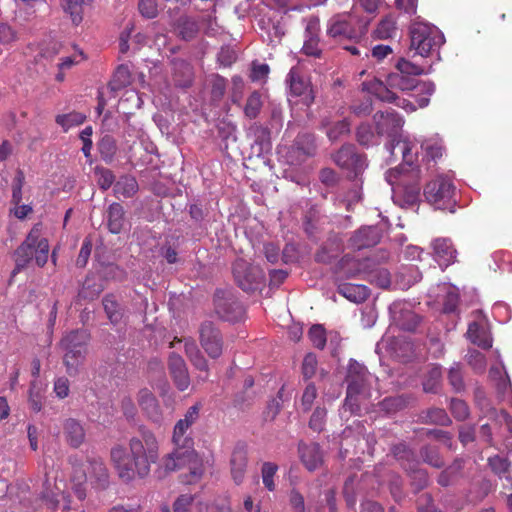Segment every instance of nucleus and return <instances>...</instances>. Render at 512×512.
<instances>
[{
	"instance_id": "nucleus-28",
	"label": "nucleus",
	"mask_w": 512,
	"mask_h": 512,
	"mask_svg": "<svg viewBox=\"0 0 512 512\" xmlns=\"http://www.w3.org/2000/svg\"><path fill=\"white\" fill-rule=\"evenodd\" d=\"M338 292L351 302H364L370 295L367 286L361 284L344 283L338 286Z\"/></svg>"
},
{
	"instance_id": "nucleus-26",
	"label": "nucleus",
	"mask_w": 512,
	"mask_h": 512,
	"mask_svg": "<svg viewBox=\"0 0 512 512\" xmlns=\"http://www.w3.org/2000/svg\"><path fill=\"white\" fill-rule=\"evenodd\" d=\"M63 434L66 442L73 448H78L85 440V430L81 423L74 418L64 421Z\"/></svg>"
},
{
	"instance_id": "nucleus-35",
	"label": "nucleus",
	"mask_w": 512,
	"mask_h": 512,
	"mask_svg": "<svg viewBox=\"0 0 512 512\" xmlns=\"http://www.w3.org/2000/svg\"><path fill=\"white\" fill-rule=\"evenodd\" d=\"M462 468L463 462L461 460H455L452 465L441 472L438 477V484L443 487L454 484L458 480Z\"/></svg>"
},
{
	"instance_id": "nucleus-16",
	"label": "nucleus",
	"mask_w": 512,
	"mask_h": 512,
	"mask_svg": "<svg viewBox=\"0 0 512 512\" xmlns=\"http://www.w3.org/2000/svg\"><path fill=\"white\" fill-rule=\"evenodd\" d=\"M382 233L377 226H363L349 239V245L356 250L370 248L380 242Z\"/></svg>"
},
{
	"instance_id": "nucleus-46",
	"label": "nucleus",
	"mask_w": 512,
	"mask_h": 512,
	"mask_svg": "<svg viewBox=\"0 0 512 512\" xmlns=\"http://www.w3.org/2000/svg\"><path fill=\"white\" fill-rule=\"evenodd\" d=\"M85 115L78 112H71L68 114H61L56 116V123L60 125L65 131L73 126L80 125L85 120Z\"/></svg>"
},
{
	"instance_id": "nucleus-62",
	"label": "nucleus",
	"mask_w": 512,
	"mask_h": 512,
	"mask_svg": "<svg viewBox=\"0 0 512 512\" xmlns=\"http://www.w3.org/2000/svg\"><path fill=\"white\" fill-rule=\"evenodd\" d=\"M349 131L350 124L346 120H341L327 130V136L331 141H336L342 135L349 133Z\"/></svg>"
},
{
	"instance_id": "nucleus-58",
	"label": "nucleus",
	"mask_w": 512,
	"mask_h": 512,
	"mask_svg": "<svg viewBox=\"0 0 512 512\" xmlns=\"http://www.w3.org/2000/svg\"><path fill=\"white\" fill-rule=\"evenodd\" d=\"M140 14L147 19H153L158 15L157 0H138Z\"/></svg>"
},
{
	"instance_id": "nucleus-53",
	"label": "nucleus",
	"mask_w": 512,
	"mask_h": 512,
	"mask_svg": "<svg viewBox=\"0 0 512 512\" xmlns=\"http://www.w3.org/2000/svg\"><path fill=\"white\" fill-rule=\"evenodd\" d=\"M95 175L97 176V183L102 190H108L114 183L115 176L107 168L96 167Z\"/></svg>"
},
{
	"instance_id": "nucleus-59",
	"label": "nucleus",
	"mask_w": 512,
	"mask_h": 512,
	"mask_svg": "<svg viewBox=\"0 0 512 512\" xmlns=\"http://www.w3.org/2000/svg\"><path fill=\"white\" fill-rule=\"evenodd\" d=\"M309 338L316 348L323 349L326 345V334L323 326L313 325L309 330Z\"/></svg>"
},
{
	"instance_id": "nucleus-21",
	"label": "nucleus",
	"mask_w": 512,
	"mask_h": 512,
	"mask_svg": "<svg viewBox=\"0 0 512 512\" xmlns=\"http://www.w3.org/2000/svg\"><path fill=\"white\" fill-rule=\"evenodd\" d=\"M137 401L142 411L153 422L159 423L162 419L161 408L154 394L147 388L138 392Z\"/></svg>"
},
{
	"instance_id": "nucleus-13",
	"label": "nucleus",
	"mask_w": 512,
	"mask_h": 512,
	"mask_svg": "<svg viewBox=\"0 0 512 512\" xmlns=\"http://www.w3.org/2000/svg\"><path fill=\"white\" fill-rule=\"evenodd\" d=\"M199 342L206 354L217 359L223 352V337L220 330L211 321H204L199 327Z\"/></svg>"
},
{
	"instance_id": "nucleus-14",
	"label": "nucleus",
	"mask_w": 512,
	"mask_h": 512,
	"mask_svg": "<svg viewBox=\"0 0 512 512\" xmlns=\"http://www.w3.org/2000/svg\"><path fill=\"white\" fill-rule=\"evenodd\" d=\"M201 409V403L192 405L187 409L183 418L176 422L173 429L172 440L177 447L191 448L192 439L187 436V431L199 419Z\"/></svg>"
},
{
	"instance_id": "nucleus-10",
	"label": "nucleus",
	"mask_w": 512,
	"mask_h": 512,
	"mask_svg": "<svg viewBox=\"0 0 512 512\" xmlns=\"http://www.w3.org/2000/svg\"><path fill=\"white\" fill-rule=\"evenodd\" d=\"M232 271L236 283L246 292L255 291L264 280L263 271L243 259H237L233 263Z\"/></svg>"
},
{
	"instance_id": "nucleus-51",
	"label": "nucleus",
	"mask_w": 512,
	"mask_h": 512,
	"mask_svg": "<svg viewBox=\"0 0 512 512\" xmlns=\"http://www.w3.org/2000/svg\"><path fill=\"white\" fill-rule=\"evenodd\" d=\"M420 454L421 457L423 458V461L433 467L440 468L444 464L442 458L438 453V450L435 447L424 446L421 449Z\"/></svg>"
},
{
	"instance_id": "nucleus-39",
	"label": "nucleus",
	"mask_w": 512,
	"mask_h": 512,
	"mask_svg": "<svg viewBox=\"0 0 512 512\" xmlns=\"http://www.w3.org/2000/svg\"><path fill=\"white\" fill-rule=\"evenodd\" d=\"M488 462L493 472L497 474L500 478H505L508 481L511 480V463L508 461L507 458L496 455L490 457Z\"/></svg>"
},
{
	"instance_id": "nucleus-4",
	"label": "nucleus",
	"mask_w": 512,
	"mask_h": 512,
	"mask_svg": "<svg viewBox=\"0 0 512 512\" xmlns=\"http://www.w3.org/2000/svg\"><path fill=\"white\" fill-rule=\"evenodd\" d=\"M49 242L43 235L42 224H35L27 234L22 244L15 250V268L13 274L19 273L22 269L35 261L38 267H43L49 258Z\"/></svg>"
},
{
	"instance_id": "nucleus-30",
	"label": "nucleus",
	"mask_w": 512,
	"mask_h": 512,
	"mask_svg": "<svg viewBox=\"0 0 512 512\" xmlns=\"http://www.w3.org/2000/svg\"><path fill=\"white\" fill-rule=\"evenodd\" d=\"M185 354L192 363V365L199 371L208 373V361L199 350L197 344L192 339L185 340L184 343Z\"/></svg>"
},
{
	"instance_id": "nucleus-27",
	"label": "nucleus",
	"mask_w": 512,
	"mask_h": 512,
	"mask_svg": "<svg viewBox=\"0 0 512 512\" xmlns=\"http://www.w3.org/2000/svg\"><path fill=\"white\" fill-rule=\"evenodd\" d=\"M107 227L113 234H118L125 224V211L120 203H112L106 214Z\"/></svg>"
},
{
	"instance_id": "nucleus-19",
	"label": "nucleus",
	"mask_w": 512,
	"mask_h": 512,
	"mask_svg": "<svg viewBox=\"0 0 512 512\" xmlns=\"http://www.w3.org/2000/svg\"><path fill=\"white\" fill-rule=\"evenodd\" d=\"M298 452L303 465L309 471L318 469L323 463V452L317 443L300 442Z\"/></svg>"
},
{
	"instance_id": "nucleus-57",
	"label": "nucleus",
	"mask_w": 512,
	"mask_h": 512,
	"mask_svg": "<svg viewBox=\"0 0 512 512\" xmlns=\"http://www.w3.org/2000/svg\"><path fill=\"white\" fill-rule=\"evenodd\" d=\"M326 415L325 408L317 407L311 415L309 427L316 432H321L325 426Z\"/></svg>"
},
{
	"instance_id": "nucleus-32",
	"label": "nucleus",
	"mask_w": 512,
	"mask_h": 512,
	"mask_svg": "<svg viewBox=\"0 0 512 512\" xmlns=\"http://www.w3.org/2000/svg\"><path fill=\"white\" fill-rule=\"evenodd\" d=\"M93 0H60V5L65 13L69 14L72 22L78 25L83 20V5Z\"/></svg>"
},
{
	"instance_id": "nucleus-50",
	"label": "nucleus",
	"mask_w": 512,
	"mask_h": 512,
	"mask_svg": "<svg viewBox=\"0 0 512 512\" xmlns=\"http://www.w3.org/2000/svg\"><path fill=\"white\" fill-rule=\"evenodd\" d=\"M448 381L456 392H460L464 389L465 384L463 380L461 365L459 363H454L450 367L448 372Z\"/></svg>"
},
{
	"instance_id": "nucleus-61",
	"label": "nucleus",
	"mask_w": 512,
	"mask_h": 512,
	"mask_svg": "<svg viewBox=\"0 0 512 512\" xmlns=\"http://www.w3.org/2000/svg\"><path fill=\"white\" fill-rule=\"evenodd\" d=\"M319 180L327 188H334L337 186L340 177L331 168H323L319 172Z\"/></svg>"
},
{
	"instance_id": "nucleus-20",
	"label": "nucleus",
	"mask_w": 512,
	"mask_h": 512,
	"mask_svg": "<svg viewBox=\"0 0 512 512\" xmlns=\"http://www.w3.org/2000/svg\"><path fill=\"white\" fill-rule=\"evenodd\" d=\"M169 370L176 387L180 391L186 390L190 385V377L183 358L175 353L169 356Z\"/></svg>"
},
{
	"instance_id": "nucleus-38",
	"label": "nucleus",
	"mask_w": 512,
	"mask_h": 512,
	"mask_svg": "<svg viewBox=\"0 0 512 512\" xmlns=\"http://www.w3.org/2000/svg\"><path fill=\"white\" fill-rule=\"evenodd\" d=\"M176 31L182 39L190 40L196 35L198 26L193 19L182 16L176 22Z\"/></svg>"
},
{
	"instance_id": "nucleus-31",
	"label": "nucleus",
	"mask_w": 512,
	"mask_h": 512,
	"mask_svg": "<svg viewBox=\"0 0 512 512\" xmlns=\"http://www.w3.org/2000/svg\"><path fill=\"white\" fill-rule=\"evenodd\" d=\"M392 453L401 466L406 470H412L419 462L415 453L405 444H397L392 448Z\"/></svg>"
},
{
	"instance_id": "nucleus-7",
	"label": "nucleus",
	"mask_w": 512,
	"mask_h": 512,
	"mask_svg": "<svg viewBox=\"0 0 512 512\" xmlns=\"http://www.w3.org/2000/svg\"><path fill=\"white\" fill-rule=\"evenodd\" d=\"M411 48L422 57H427L432 51L444 43L440 30L423 22H414L410 27Z\"/></svg>"
},
{
	"instance_id": "nucleus-6",
	"label": "nucleus",
	"mask_w": 512,
	"mask_h": 512,
	"mask_svg": "<svg viewBox=\"0 0 512 512\" xmlns=\"http://www.w3.org/2000/svg\"><path fill=\"white\" fill-rule=\"evenodd\" d=\"M371 22V18L356 17L349 15H335L329 22L327 27V34L330 37H343L350 40L361 39L368 31V26Z\"/></svg>"
},
{
	"instance_id": "nucleus-11",
	"label": "nucleus",
	"mask_w": 512,
	"mask_h": 512,
	"mask_svg": "<svg viewBox=\"0 0 512 512\" xmlns=\"http://www.w3.org/2000/svg\"><path fill=\"white\" fill-rule=\"evenodd\" d=\"M347 389L364 398L370 397V389L377 382V377L369 373L362 364L351 361L346 376Z\"/></svg>"
},
{
	"instance_id": "nucleus-22",
	"label": "nucleus",
	"mask_w": 512,
	"mask_h": 512,
	"mask_svg": "<svg viewBox=\"0 0 512 512\" xmlns=\"http://www.w3.org/2000/svg\"><path fill=\"white\" fill-rule=\"evenodd\" d=\"M466 334L467 338L473 344L481 347L482 349H489L492 347V338L484 319L470 323Z\"/></svg>"
},
{
	"instance_id": "nucleus-40",
	"label": "nucleus",
	"mask_w": 512,
	"mask_h": 512,
	"mask_svg": "<svg viewBox=\"0 0 512 512\" xmlns=\"http://www.w3.org/2000/svg\"><path fill=\"white\" fill-rule=\"evenodd\" d=\"M397 31L396 21L392 16H387L380 21L374 30V35L378 39L392 38Z\"/></svg>"
},
{
	"instance_id": "nucleus-42",
	"label": "nucleus",
	"mask_w": 512,
	"mask_h": 512,
	"mask_svg": "<svg viewBox=\"0 0 512 512\" xmlns=\"http://www.w3.org/2000/svg\"><path fill=\"white\" fill-rule=\"evenodd\" d=\"M131 82V73L126 65H120L113 76L112 81L110 82L111 90L117 91L126 86H128Z\"/></svg>"
},
{
	"instance_id": "nucleus-5",
	"label": "nucleus",
	"mask_w": 512,
	"mask_h": 512,
	"mask_svg": "<svg viewBox=\"0 0 512 512\" xmlns=\"http://www.w3.org/2000/svg\"><path fill=\"white\" fill-rule=\"evenodd\" d=\"M88 342L89 334L85 330L71 331L61 340L65 351L63 362L70 376H76L79 373V368L84 363L87 354Z\"/></svg>"
},
{
	"instance_id": "nucleus-9",
	"label": "nucleus",
	"mask_w": 512,
	"mask_h": 512,
	"mask_svg": "<svg viewBox=\"0 0 512 512\" xmlns=\"http://www.w3.org/2000/svg\"><path fill=\"white\" fill-rule=\"evenodd\" d=\"M214 309L222 320L235 322L242 318L244 309L231 290L218 289L214 294Z\"/></svg>"
},
{
	"instance_id": "nucleus-12",
	"label": "nucleus",
	"mask_w": 512,
	"mask_h": 512,
	"mask_svg": "<svg viewBox=\"0 0 512 512\" xmlns=\"http://www.w3.org/2000/svg\"><path fill=\"white\" fill-rule=\"evenodd\" d=\"M333 161L341 169L357 177L367 166L363 155L357 153L354 145H343L332 156Z\"/></svg>"
},
{
	"instance_id": "nucleus-37",
	"label": "nucleus",
	"mask_w": 512,
	"mask_h": 512,
	"mask_svg": "<svg viewBox=\"0 0 512 512\" xmlns=\"http://www.w3.org/2000/svg\"><path fill=\"white\" fill-rule=\"evenodd\" d=\"M98 151L105 163H111L117 152L115 139L110 135L103 136L98 142Z\"/></svg>"
},
{
	"instance_id": "nucleus-47",
	"label": "nucleus",
	"mask_w": 512,
	"mask_h": 512,
	"mask_svg": "<svg viewBox=\"0 0 512 512\" xmlns=\"http://www.w3.org/2000/svg\"><path fill=\"white\" fill-rule=\"evenodd\" d=\"M295 146L306 156H313L316 151L314 136L307 133L297 136Z\"/></svg>"
},
{
	"instance_id": "nucleus-63",
	"label": "nucleus",
	"mask_w": 512,
	"mask_h": 512,
	"mask_svg": "<svg viewBox=\"0 0 512 512\" xmlns=\"http://www.w3.org/2000/svg\"><path fill=\"white\" fill-rule=\"evenodd\" d=\"M270 72L268 64L253 62L250 78L253 82L265 81Z\"/></svg>"
},
{
	"instance_id": "nucleus-36",
	"label": "nucleus",
	"mask_w": 512,
	"mask_h": 512,
	"mask_svg": "<svg viewBox=\"0 0 512 512\" xmlns=\"http://www.w3.org/2000/svg\"><path fill=\"white\" fill-rule=\"evenodd\" d=\"M341 251V246L338 242H327L320 247L315 254V260L319 263H330L335 259Z\"/></svg>"
},
{
	"instance_id": "nucleus-23",
	"label": "nucleus",
	"mask_w": 512,
	"mask_h": 512,
	"mask_svg": "<svg viewBox=\"0 0 512 512\" xmlns=\"http://www.w3.org/2000/svg\"><path fill=\"white\" fill-rule=\"evenodd\" d=\"M231 475L236 485L243 482L247 467V452L243 445H237L231 456Z\"/></svg>"
},
{
	"instance_id": "nucleus-49",
	"label": "nucleus",
	"mask_w": 512,
	"mask_h": 512,
	"mask_svg": "<svg viewBox=\"0 0 512 512\" xmlns=\"http://www.w3.org/2000/svg\"><path fill=\"white\" fill-rule=\"evenodd\" d=\"M356 136L357 141L362 146L369 147L378 144L377 137L369 124H361L357 128Z\"/></svg>"
},
{
	"instance_id": "nucleus-44",
	"label": "nucleus",
	"mask_w": 512,
	"mask_h": 512,
	"mask_svg": "<svg viewBox=\"0 0 512 512\" xmlns=\"http://www.w3.org/2000/svg\"><path fill=\"white\" fill-rule=\"evenodd\" d=\"M278 471V466L272 462H264L261 468L262 482L268 491H274L276 484L274 482V476Z\"/></svg>"
},
{
	"instance_id": "nucleus-54",
	"label": "nucleus",
	"mask_w": 512,
	"mask_h": 512,
	"mask_svg": "<svg viewBox=\"0 0 512 512\" xmlns=\"http://www.w3.org/2000/svg\"><path fill=\"white\" fill-rule=\"evenodd\" d=\"M425 420L437 425H448L450 423L449 416L442 408H431L427 410Z\"/></svg>"
},
{
	"instance_id": "nucleus-3",
	"label": "nucleus",
	"mask_w": 512,
	"mask_h": 512,
	"mask_svg": "<svg viewBox=\"0 0 512 512\" xmlns=\"http://www.w3.org/2000/svg\"><path fill=\"white\" fill-rule=\"evenodd\" d=\"M394 89L402 92L416 90L417 106L425 108L435 92V84L431 81L419 82L416 78L398 71L389 73L385 81L374 80L369 84L370 92L382 102H396L398 96L393 91Z\"/></svg>"
},
{
	"instance_id": "nucleus-8",
	"label": "nucleus",
	"mask_w": 512,
	"mask_h": 512,
	"mask_svg": "<svg viewBox=\"0 0 512 512\" xmlns=\"http://www.w3.org/2000/svg\"><path fill=\"white\" fill-rule=\"evenodd\" d=\"M454 194V185L449 179L444 177H437L424 188L425 199L436 209H448L455 203L453 199Z\"/></svg>"
},
{
	"instance_id": "nucleus-18",
	"label": "nucleus",
	"mask_w": 512,
	"mask_h": 512,
	"mask_svg": "<svg viewBox=\"0 0 512 512\" xmlns=\"http://www.w3.org/2000/svg\"><path fill=\"white\" fill-rule=\"evenodd\" d=\"M287 82H289L291 94L301 97L303 104L309 106L313 102L314 96L312 94L311 85L308 81L299 76L296 68H291Z\"/></svg>"
},
{
	"instance_id": "nucleus-24",
	"label": "nucleus",
	"mask_w": 512,
	"mask_h": 512,
	"mask_svg": "<svg viewBox=\"0 0 512 512\" xmlns=\"http://www.w3.org/2000/svg\"><path fill=\"white\" fill-rule=\"evenodd\" d=\"M195 457V451L192 448L178 447L172 453L165 456L162 460V467L166 472H172L180 469L187 460Z\"/></svg>"
},
{
	"instance_id": "nucleus-2",
	"label": "nucleus",
	"mask_w": 512,
	"mask_h": 512,
	"mask_svg": "<svg viewBox=\"0 0 512 512\" xmlns=\"http://www.w3.org/2000/svg\"><path fill=\"white\" fill-rule=\"evenodd\" d=\"M110 456L119 477L129 482L150 473L151 465L159 458V444L153 432L141 428L139 435L129 440L128 449L117 445L111 449Z\"/></svg>"
},
{
	"instance_id": "nucleus-60",
	"label": "nucleus",
	"mask_w": 512,
	"mask_h": 512,
	"mask_svg": "<svg viewBox=\"0 0 512 512\" xmlns=\"http://www.w3.org/2000/svg\"><path fill=\"white\" fill-rule=\"evenodd\" d=\"M355 484V476L348 477L344 483L343 495L348 507H354L356 503Z\"/></svg>"
},
{
	"instance_id": "nucleus-15",
	"label": "nucleus",
	"mask_w": 512,
	"mask_h": 512,
	"mask_svg": "<svg viewBox=\"0 0 512 512\" xmlns=\"http://www.w3.org/2000/svg\"><path fill=\"white\" fill-rule=\"evenodd\" d=\"M392 323L404 331H414L419 322L420 317L415 314L407 303L394 302L389 307Z\"/></svg>"
},
{
	"instance_id": "nucleus-29",
	"label": "nucleus",
	"mask_w": 512,
	"mask_h": 512,
	"mask_svg": "<svg viewBox=\"0 0 512 512\" xmlns=\"http://www.w3.org/2000/svg\"><path fill=\"white\" fill-rule=\"evenodd\" d=\"M138 189V182L134 176L123 175L115 182L113 191L117 198H131Z\"/></svg>"
},
{
	"instance_id": "nucleus-1",
	"label": "nucleus",
	"mask_w": 512,
	"mask_h": 512,
	"mask_svg": "<svg viewBox=\"0 0 512 512\" xmlns=\"http://www.w3.org/2000/svg\"><path fill=\"white\" fill-rule=\"evenodd\" d=\"M376 132L378 136H387L390 138L386 144V149L391 156L397 157L401 155L403 164L388 170L385 173L386 181L394 187V185H406V173L411 169L418 157L417 144L407 137H402L401 131L404 119L394 110L388 109L378 111L373 116Z\"/></svg>"
},
{
	"instance_id": "nucleus-17",
	"label": "nucleus",
	"mask_w": 512,
	"mask_h": 512,
	"mask_svg": "<svg viewBox=\"0 0 512 512\" xmlns=\"http://www.w3.org/2000/svg\"><path fill=\"white\" fill-rule=\"evenodd\" d=\"M433 255L438 265L445 269L456 260L457 251L448 238H438L432 243Z\"/></svg>"
},
{
	"instance_id": "nucleus-56",
	"label": "nucleus",
	"mask_w": 512,
	"mask_h": 512,
	"mask_svg": "<svg viewBox=\"0 0 512 512\" xmlns=\"http://www.w3.org/2000/svg\"><path fill=\"white\" fill-rule=\"evenodd\" d=\"M60 490L53 489L50 484L45 483L44 490L41 493V499L50 509H55L59 504Z\"/></svg>"
},
{
	"instance_id": "nucleus-33",
	"label": "nucleus",
	"mask_w": 512,
	"mask_h": 512,
	"mask_svg": "<svg viewBox=\"0 0 512 512\" xmlns=\"http://www.w3.org/2000/svg\"><path fill=\"white\" fill-rule=\"evenodd\" d=\"M104 311L113 325L120 323L123 317V311L120 304L112 294H107L102 300Z\"/></svg>"
},
{
	"instance_id": "nucleus-55",
	"label": "nucleus",
	"mask_w": 512,
	"mask_h": 512,
	"mask_svg": "<svg viewBox=\"0 0 512 512\" xmlns=\"http://www.w3.org/2000/svg\"><path fill=\"white\" fill-rule=\"evenodd\" d=\"M451 414L459 421L465 420L469 416V408L465 401L453 398L450 401Z\"/></svg>"
},
{
	"instance_id": "nucleus-25",
	"label": "nucleus",
	"mask_w": 512,
	"mask_h": 512,
	"mask_svg": "<svg viewBox=\"0 0 512 512\" xmlns=\"http://www.w3.org/2000/svg\"><path fill=\"white\" fill-rule=\"evenodd\" d=\"M89 478L93 485L98 489H105L109 484V473L99 457H91L88 459Z\"/></svg>"
},
{
	"instance_id": "nucleus-48",
	"label": "nucleus",
	"mask_w": 512,
	"mask_h": 512,
	"mask_svg": "<svg viewBox=\"0 0 512 512\" xmlns=\"http://www.w3.org/2000/svg\"><path fill=\"white\" fill-rule=\"evenodd\" d=\"M421 148L425 152L424 157L427 158L428 161H436L438 158L442 157L443 146L438 140H425L422 142Z\"/></svg>"
},
{
	"instance_id": "nucleus-43",
	"label": "nucleus",
	"mask_w": 512,
	"mask_h": 512,
	"mask_svg": "<svg viewBox=\"0 0 512 512\" xmlns=\"http://www.w3.org/2000/svg\"><path fill=\"white\" fill-rule=\"evenodd\" d=\"M263 106L261 94L258 91L252 92L247 98L244 106V114L249 119H255Z\"/></svg>"
},
{
	"instance_id": "nucleus-45",
	"label": "nucleus",
	"mask_w": 512,
	"mask_h": 512,
	"mask_svg": "<svg viewBox=\"0 0 512 512\" xmlns=\"http://www.w3.org/2000/svg\"><path fill=\"white\" fill-rule=\"evenodd\" d=\"M396 71L415 78L416 76L429 73L430 69L426 71L422 66L401 58L396 63Z\"/></svg>"
},
{
	"instance_id": "nucleus-64",
	"label": "nucleus",
	"mask_w": 512,
	"mask_h": 512,
	"mask_svg": "<svg viewBox=\"0 0 512 512\" xmlns=\"http://www.w3.org/2000/svg\"><path fill=\"white\" fill-rule=\"evenodd\" d=\"M193 501H194L193 495L182 494L173 503V511L174 512H188Z\"/></svg>"
},
{
	"instance_id": "nucleus-41",
	"label": "nucleus",
	"mask_w": 512,
	"mask_h": 512,
	"mask_svg": "<svg viewBox=\"0 0 512 512\" xmlns=\"http://www.w3.org/2000/svg\"><path fill=\"white\" fill-rule=\"evenodd\" d=\"M442 371L439 366H433L428 371L423 381V390L426 393H436L440 386Z\"/></svg>"
},
{
	"instance_id": "nucleus-34",
	"label": "nucleus",
	"mask_w": 512,
	"mask_h": 512,
	"mask_svg": "<svg viewBox=\"0 0 512 512\" xmlns=\"http://www.w3.org/2000/svg\"><path fill=\"white\" fill-rule=\"evenodd\" d=\"M103 290L104 286L101 281H98L94 276H87L78 295L80 298L93 300Z\"/></svg>"
},
{
	"instance_id": "nucleus-52",
	"label": "nucleus",
	"mask_w": 512,
	"mask_h": 512,
	"mask_svg": "<svg viewBox=\"0 0 512 512\" xmlns=\"http://www.w3.org/2000/svg\"><path fill=\"white\" fill-rule=\"evenodd\" d=\"M466 359L468 364L473 368L475 372L482 373L485 371L486 358L481 352L475 349L469 350L466 355Z\"/></svg>"
}]
</instances>
